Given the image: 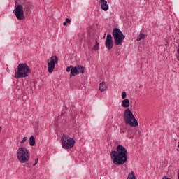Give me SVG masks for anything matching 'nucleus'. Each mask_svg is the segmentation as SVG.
Masks as SVG:
<instances>
[{
  "label": "nucleus",
  "mask_w": 179,
  "mask_h": 179,
  "mask_svg": "<svg viewBox=\"0 0 179 179\" xmlns=\"http://www.w3.org/2000/svg\"><path fill=\"white\" fill-rule=\"evenodd\" d=\"M62 115H64V113H62L61 117H62Z\"/></svg>",
  "instance_id": "obj_28"
},
{
  "label": "nucleus",
  "mask_w": 179,
  "mask_h": 179,
  "mask_svg": "<svg viewBox=\"0 0 179 179\" xmlns=\"http://www.w3.org/2000/svg\"><path fill=\"white\" fill-rule=\"evenodd\" d=\"M105 45L107 50H111L113 49V47H114V41H113V36H111V34H108L106 36Z\"/></svg>",
  "instance_id": "obj_9"
},
{
  "label": "nucleus",
  "mask_w": 179,
  "mask_h": 179,
  "mask_svg": "<svg viewBox=\"0 0 179 179\" xmlns=\"http://www.w3.org/2000/svg\"><path fill=\"white\" fill-rule=\"evenodd\" d=\"M71 68L72 69V68H73V66H70L69 67H67L66 69V72H71Z\"/></svg>",
  "instance_id": "obj_21"
},
{
  "label": "nucleus",
  "mask_w": 179,
  "mask_h": 179,
  "mask_svg": "<svg viewBox=\"0 0 179 179\" xmlns=\"http://www.w3.org/2000/svg\"><path fill=\"white\" fill-rule=\"evenodd\" d=\"M1 131H2V127L0 126V133H1Z\"/></svg>",
  "instance_id": "obj_25"
},
{
  "label": "nucleus",
  "mask_w": 179,
  "mask_h": 179,
  "mask_svg": "<svg viewBox=\"0 0 179 179\" xmlns=\"http://www.w3.org/2000/svg\"><path fill=\"white\" fill-rule=\"evenodd\" d=\"M145 38V34L143 33H140L139 36L137 37V41H141V40H143Z\"/></svg>",
  "instance_id": "obj_18"
},
{
  "label": "nucleus",
  "mask_w": 179,
  "mask_h": 179,
  "mask_svg": "<svg viewBox=\"0 0 179 179\" xmlns=\"http://www.w3.org/2000/svg\"><path fill=\"white\" fill-rule=\"evenodd\" d=\"M125 97H127V92H122V99H125Z\"/></svg>",
  "instance_id": "obj_20"
},
{
  "label": "nucleus",
  "mask_w": 179,
  "mask_h": 179,
  "mask_svg": "<svg viewBox=\"0 0 179 179\" xmlns=\"http://www.w3.org/2000/svg\"><path fill=\"white\" fill-rule=\"evenodd\" d=\"M17 3H19V2H17V0H15V8L13 10V13L15 15L17 20H24V19H26L24 13L26 15H29V13H30L31 3L27 2L23 5Z\"/></svg>",
  "instance_id": "obj_2"
},
{
  "label": "nucleus",
  "mask_w": 179,
  "mask_h": 179,
  "mask_svg": "<svg viewBox=\"0 0 179 179\" xmlns=\"http://www.w3.org/2000/svg\"><path fill=\"white\" fill-rule=\"evenodd\" d=\"M27 137H24L22 140L20 141L21 145H24L25 142H27Z\"/></svg>",
  "instance_id": "obj_19"
},
{
  "label": "nucleus",
  "mask_w": 179,
  "mask_h": 179,
  "mask_svg": "<svg viewBox=\"0 0 179 179\" xmlns=\"http://www.w3.org/2000/svg\"><path fill=\"white\" fill-rule=\"evenodd\" d=\"M29 145L31 146H34V145H36V138H34V136H31L30 138H29Z\"/></svg>",
  "instance_id": "obj_15"
},
{
  "label": "nucleus",
  "mask_w": 179,
  "mask_h": 179,
  "mask_svg": "<svg viewBox=\"0 0 179 179\" xmlns=\"http://www.w3.org/2000/svg\"><path fill=\"white\" fill-rule=\"evenodd\" d=\"M127 179H136V176H135V173L134 171H131L127 176Z\"/></svg>",
  "instance_id": "obj_16"
},
{
  "label": "nucleus",
  "mask_w": 179,
  "mask_h": 179,
  "mask_svg": "<svg viewBox=\"0 0 179 179\" xmlns=\"http://www.w3.org/2000/svg\"><path fill=\"white\" fill-rule=\"evenodd\" d=\"M121 133L124 132V131H120Z\"/></svg>",
  "instance_id": "obj_29"
},
{
  "label": "nucleus",
  "mask_w": 179,
  "mask_h": 179,
  "mask_svg": "<svg viewBox=\"0 0 179 179\" xmlns=\"http://www.w3.org/2000/svg\"><path fill=\"white\" fill-rule=\"evenodd\" d=\"M99 4L101 5V9H102V10H104L105 12H107V10L110 9L108 4H107V1L106 0H100Z\"/></svg>",
  "instance_id": "obj_10"
},
{
  "label": "nucleus",
  "mask_w": 179,
  "mask_h": 179,
  "mask_svg": "<svg viewBox=\"0 0 179 179\" xmlns=\"http://www.w3.org/2000/svg\"><path fill=\"white\" fill-rule=\"evenodd\" d=\"M38 163V158L35 159V163L33 164V166H36Z\"/></svg>",
  "instance_id": "obj_22"
},
{
  "label": "nucleus",
  "mask_w": 179,
  "mask_h": 179,
  "mask_svg": "<svg viewBox=\"0 0 179 179\" xmlns=\"http://www.w3.org/2000/svg\"><path fill=\"white\" fill-rule=\"evenodd\" d=\"M103 38H106V34L104 35Z\"/></svg>",
  "instance_id": "obj_27"
},
{
  "label": "nucleus",
  "mask_w": 179,
  "mask_h": 179,
  "mask_svg": "<svg viewBox=\"0 0 179 179\" xmlns=\"http://www.w3.org/2000/svg\"><path fill=\"white\" fill-rule=\"evenodd\" d=\"M16 156L21 164L27 163L30 160V151L26 147H20L16 151Z\"/></svg>",
  "instance_id": "obj_3"
},
{
  "label": "nucleus",
  "mask_w": 179,
  "mask_h": 179,
  "mask_svg": "<svg viewBox=\"0 0 179 179\" xmlns=\"http://www.w3.org/2000/svg\"><path fill=\"white\" fill-rule=\"evenodd\" d=\"M62 146L63 149H72L73 146H75V139L73 138H71L69 136L63 134L61 138Z\"/></svg>",
  "instance_id": "obj_6"
},
{
  "label": "nucleus",
  "mask_w": 179,
  "mask_h": 179,
  "mask_svg": "<svg viewBox=\"0 0 179 179\" xmlns=\"http://www.w3.org/2000/svg\"><path fill=\"white\" fill-rule=\"evenodd\" d=\"M110 157L113 164L115 166H122L128 160V151L125 147L119 145L117 147L116 151L111 152Z\"/></svg>",
  "instance_id": "obj_1"
},
{
  "label": "nucleus",
  "mask_w": 179,
  "mask_h": 179,
  "mask_svg": "<svg viewBox=\"0 0 179 179\" xmlns=\"http://www.w3.org/2000/svg\"><path fill=\"white\" fill-rule=\"evenodd\" d=\"M66 23H67V22H64V23H63V26H66Z\"/></svg>",
  "instance_id": "obj_24"
},
{
  "label": "nucleus",
  "mask_w": 179,
  "mask_h": 179,
  "mask_svg": "<svg viewBox=\"0 0 179 179\" xmlns=\"http://www.w3.org/2000/svg\"><path fill=\"white\" fill-rule=\"evenodd\" d=\"M124 120L125 122L126 125H129L130 127H138V123L135 116H134V113L132 111L127 108L124 112Z\"/></svg>",
  "instance_id": "obj_5"
},
{
  "label": "nucleus",
  "mask_w": 179,
  "mask_h": 179,
  "mask_svg": "<svg viewBox=\"0 0 179 179\" xmlns=\"http://www.w3.org/2000/svg\"><path fill=\"white\" fill-rule=\"evenodd\" d=\"M138 134H139V135H141V131H138Z\"/></svg>",
  "instance_id": "obj_26"
},
{
  "label": "nucleus",
  "mask_w": 179,
  "mask_h": 179,
  "mask_svg": "<svg viewBox=\"0 0 179 179\" xmlns=\"http://www.w3.org/2000/svg\"><path fill=\"white\" fill-rule=\"evenodd\" d=\"M107 84L105 82H102L99 84L100 92H106V90H107Z\"/></svg>",
  "instance_id": "obj_12"
},
{
  "label": "nucleus",
  "mask_w": 179,
  "mask_h": 179,
  "mask_svg": "<svg viewBox=\"0 0 179 179\" xmlns=\"http://www.w3.org/2000/svg\"><path fill=\"white\" fill-rule=\"evenodd\" d=\"M15 72L14 78H15V79H20V78H27L31 71L27 64H20L17 66V69L15 70Z\"/></svg>",
  "instance_id": "obj_4"
},
{
  "label": "nucleus",
  "mask_w": 179,
  "mask_h": 179,
  "mask_svg": "<svg viewBox=\"0 0 179 179\" xmlns=\"http://www.w3.org/2000/svg\"><path fill=\"white\" fill-rule=\"evenodd\" d=\"M121 106H122V107H124V108H128V107H129V99H124L122 101Z\"/></svg>",
  "instance_id": "obj_14"
},
{
  "label": "nucleus",
  "mask_w": 179,
  "mask_h": 179,
  "mask_svg": "<svg viewBox=\"0 0 179 179\" xmlns=\"http://www.w3.org/2000/svg\"><path fill=\"white\" fill-rule=\"evenodd\" d=\"M100 43H99V42L97 41H96L95 45H94V47L92 48L93 51H97L99 50V45Z\"/></svg>",
  "instance_id": "obj_17"
},
{
  "label": "nucleus",
  "mask_w": 179,
  "mask_h": 179,
  "mask_svg": "<svg viewBox=\"0 0 179 179\" xmlns=\"http://www.w3.org/2000/svg\"><path fill=\"white\" fill-rule=\"evenodd\" d=\"M76 68H77V72H78V75H79V73H81V74L85 73V69L83 66L78 65V66H76Z\"/></svg>",
  "instance_id": "obj_13"
},
{
  "label": "nucleus",
  "mask_w": 179,
  "mask_h": 179,
  "mask_svg": "<svg viewBox=\"0 0 179 179\" xmlns=\"http://www.w3.org/2000/svg\"><path fill=\"white\" fill-rule=\"evenodd\" d=\"M76 75H79L78 73V68L76 66L72 67L71 69L70 78H72V76H76Z\"/></svg>",
  "instance_id": "obj_11"
},
{
  "label": "nucleus",
  "mask_w": 179,
  "mask_h": 179,
  "mask_svg": "<svg viewBox=\"0 0 179 179\" xmlns=\"http://www.w3.org/2000/svg\"><path fill=\"white\" fill-rule=\"evenodd\" d=\"M66 23H71V20L69 18L66 19Z\"/></svg>",
  "instance_id": "obj_23"
},
{
  "label": "nucleus",
  "mask_w": 179,
  "mask_h": 179,
  "mask_svg": "<svg viewBox=\"0 0 179 179\" xmlns=\"http://www.w3.org/2000/svg\"><path fill=\"white\" fill-rule=\"evenodd\" d=\"M48 62V71L49 73H52L55 69V64L58 62V57L57 56H52L50 59L47 60Z\"/></svg>",
  "instance_id": "obj_8"
},
{
  "label": "nucleus",
  "mask_w": 179,
  "mask_h": 179,
  "mask_svg": "<svg viewBox=\"0 0 179 179\" xmlns=\"http://www.w3.org/2000/svg\"><path fill=\"white\" fill-rule=\"evenodd\" d=\"M115 45H122L125 36L118 28H114L112 32Z\"/></svg>",
  "instance_id": "obj_7"
}]
</instances>
